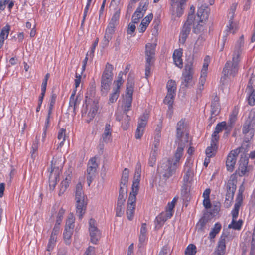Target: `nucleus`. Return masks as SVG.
<instances>
[{
    "mask_svg": "<svg viewBox=\"0 0 255 255\" xmlns=\"http://www.w3.org/2000/svg\"><path fill=\"white\" fill-rule=\"evenodd\" d=\"M177 166L176 162H173V160H168L160 163L158 166L157 171L160 176L167 180L175 173Z\"/></svg>",
    "mask_w": 255,
    "mask_h": 255,
    "instance_id": "0eeeda50",
    "label": "nucleus"
},
{
    "mask_svg": "<svg viewBox=\"0 0 255 255\" xmlns=\"http://www.w3.org/2000/svg\"><path fill=\"white\" fill-rule=\"evenodd\" d=\"M244 190L245 188L243 184H242L239 187L235 200V203L231 212L232 220L231 223L228 225V228L229 229L240 230L243 225V220L242 219H239L238 221H237V219L239 215L240 208L243 203V193L244 192Z\"/></svg>",
    "mask_w": 255,
    "mask_h": 255,
    "instance_id": "f257e3e1",
    "label": "nucleus"
},
{
    "mask_svg": "<svg viewBox=\"0 0 255 255\" xmlns=\"http://www.w3.org/2000/svg\"><path fill=\"white\" fill-rule=\"evenodd\" d=\"M187 1V0L171 1L172 18L175 20L176 18H179L183 15Z\"/></svg>",
    "mask_w": 255,
    "mask_h": 255,
    "instance_id": "9d476101",
    "label": "nucleus"
},
{
    "mask_svg": "<svg viewBox=\"0 0 255 255\" xmlns=\"http://www.w3.org/2000/svg\"><path fill=\"white\" fill-rule=\"evenodd\" d=\"M236 190V187L233 184L231 191L229 192L227 191V193L226 194V201L229 204V206H230L233 201V198L234 193Z\"/></svg>",
    "mask_w": 255,
    "mask_h": 255,
    "instance_id": "8fccbe9b",
    "label": "nucleus"
},
{
    "mask_svg": "<svg viewBox=\"0 0 255 255\" xmlns=\"http://www.w3.org/2000/svg\"><path fill=\"white\" fill-rule=\"evenodd\" d=\"M38 144L39 139L37 138V136H36L35 140L33 142L30 151L31 157L33 159H35V158H36V153L38 149Z\"/></svg>",
    "mask_w": 255,
    "mask_h": 255,
    "instance_id": "09e8293b",
    "label": "nucleus"
},
{
    "mask_svg": "<svg viewBox=\"0 0 255 255\" xmlns=\"http://www.w3.org/2000/svg\"><path fill=\"white\" fill-rule=\"evenodd\" d=\"M125 202H122L120 200L119 202H117V206L116 208V216L117 217H121L124 213V207Z\"/></svg>",
    "mask_w": 255,
    "mask_h": 255,
    "instance_id": "3c124183",
    "label": "nucleus"
},
{
    "mask_svg": "<svg viewBox=\"0 0 255 255\" xmlns=\"http://www.w3.org/2000/svg\"><path fill=\"white\" fill-rule=\"evenodd\" d=\"M98 166L96 157H92L89 160L87 169V180L88 186H90L96 176Z\"/></svg>",
    "mask_w": 255,
    "mask_h": 255,
    "instance_id": "4468645a",
    "label": "nucleus"
},
{
    "mask_svg": "<svg viewBox=\"0 0 255 255\" xmlns=\"http://www.w3.org/2000/svg\"><path fill=\"white\" fill-rule=\"evenodd\" d=\"M229 19V23L226 26L225 32H226V34L229 33L234 34L238 30V25L236 23L233 21V19Z\"/></svg>",
    "mask_w": 255,
    "mask_h": 255,
    "instance_id": "c03bdc74",
    "label": "nucleus"
},
{
    "mask_svg": "<svg viewBox=\"0 0 255 255\" xmlns=\"http://www.w3.org/2000/svg\"><path fill=\"white\" fill-rule=\"evenodd\" d=\"M114 67L113 66L109 63H107L105 65V68L102 73V76L105 78H108L110 80H113V71Z\"/></svg>",
    "mask_w": 255,
    "mask_h": 255,
    "instance_id": "c9c22d12",
    "label": "nucleus"
},
{
    "mask_svg": "<svg viewBox=\"0 0 255 255\" xmlns=\"http://www.w3.org/2000/svg\"><path fill=\"white\" fill-rule=\"evenodd\" d=\"M237 6V3H234L232 4V5H231V6L230 7V11L229 12V14L228 16L229 18H230L231 19H234L235 12L236 10Z\"/></svg>",
    "mask_w": 255,
    "mask_h": 255,
    "instance_id": "338daca9",
    "label": "nucleus"
},
{
    "mask_svg": "<svg viewBox=\"0 0 255 255\" xmlns=\"http://www.w3.org/2000/svg\"><path fill=\"white\" fill-rule=\"evenodd\" d=\"M72 179V174L69 171H66L64 173V178L61 183L60 193H63L69 187Z\"/></svg>",
    "mask_w": 255,
    "mask_h": 255,
    "instance_id": "c85d7f7f",
    "label": "nucleus"
},
{
    "mask_svg": "<svg viewBox=\"0 0 255 255\" xmlns=\"http://www.w3.org/2000/svg\"><path fill=\"white\" fill-rule=\"evenodd\" d=\"M141 172V165L140 162H138L136 165L135 171L134 176V180L132 186V191L138 192L139 185L140 180Z\"/></svg>",
    "mask_w": 255,
    "mask_h": 255,
    "instance_id": "412c9836",
    "label": "nucleus"
},
{
    "mask_svg": "<svg viewBox=\"0 0 255 255\" xmlns=\"http://www.w3.org/2000/svg\"><path fill=\"white\" fill-rule=\"evenodd\" d=\"M123 73L120 72L118 76L117 79L115 80L113 83L114 87L113 88V91L117 92L120 93V88L122 86L124 80L122 78Z\"/></svg>",
    "mask_w": 255,
    "mask_h": 255,
    "instance_id": "ea45409f",
    "label": "nucleus"
},
{
    "mask_svg": "<svg viewBox=\"0 0 255 255\" xmlns=\"http://www.w3.org/2000/svg\"><path fill=\"white\" fill-rule=\"evenodd\" d=\"M75 218L72 214L69 216L68 219L67 220L65 228L71 229L73 230L74 227Z\"/></svg>",
    "mask_w": 255,
    "mask_h": 255,
    "instance_id": "4d7b16f0",
    "label": "nucleus"
},
{
    "mask_svg": "<svg viewBox=\"0 0 255 255\" xmlns=\"http://www.w3.org/2000/svg\"><path fill=\"white\" fill-rule=\"evenodd\" d=\"M59 162H61V160L55 157H53L51 161V169L49 177V188L51 190L54 189L61 173V168L57 166Z\"/></svg>",
    "mask_w": 255,
    "mask_h": 255,
    "instance_id": "423d86ee",
    "label": "nucleus"
},
{
    "mask_svg": "<svg viewBox=\"0 0 255 255\" xmlns=\"http://www.w3.org/2000/svg\"><path fill=\"white\" fill-rule=\"evenodd\" d=\"M182 55L183 50L179 48L174 51L172 56L174 64L180 69L183 67Z\"/></svg>",
    "mask_w": 255,
    "mask_h": 255,
    "instance_id": "a878e982",
    "label": "nucleus"
},
{
    "mask_svg": "<svg viewBox=\"0 0 255 255\" xmlns=\"http://www.w3.org/2000/svg\"><path fill=\"white\" fill-rule=\"evenodd\" d=\"M76 214L80 220H82L85 213L87 205V197L83 191L81 183H78L75 188Z\"/></svg>",
    "mask_w": 255,
    "mask_h": 255,
    "instance_id": "f03ea898",
    "label": "nucleus"
},
{
    "mask_svg": "<svg viewBox=\"0 0 255 255\" xmlns=\"http://www.w3.org/2000/svg\"><path fill=\"white\" fill-rule=\"evenodd\" d=\"M149 117V113L147 111L144 112L139 118L137 126L142 128H145Z\"/></svg>",
    "mask_w": 255,
    "mask_h": 255,
    "instance_id": "a19ab883",
    "label": "nucleus"
},
{
    "mask_svg": "<svg viewBox=\"0 0 255 255\" xmlns=\"http://www.w3.org/2000/svg\"><path fill=\"white\" fill-rule=\"evenodd\" d=\"M209 221L207 217L203 216L200 218L196 224V228L198 232H203L205 229L206 224Z\"/></svg>",
    "mask_w": 255,
    "mask_h": 255,
    "instance_id": "49530a36",
    "label": "nucleus"
},
{
    "mask_svg": "<svg viewBox=\"0 0 255 255\" xmlns=\"http://www.w3.org/2000/svg\"><path fill=\"white\" fill-rule=\"evenodd\" d=\"M153 14L151 13L148 14L142 20L138 28V31L140 33H142L146 30L149 23L153 19Z\"/></svg>",
    "mask_w": 255,
    "mask_h": 255,
    "instance_id": "2f4dec72",
    "label": "nucleus"
},
{
    "mask_svg": "<svg viewBox=\"0 0 255 255\" xmlns=\"http://www.w3.org/2000/svg\"><path fill=\"white\" fill-rule=\"evenodd\" d=\"M148 5V0H141L132 16V20L133 23H138L139 22L147 10Z\"/></svg>",
    "mask_w": 255,
    "mask_h": 255,
    "instance_id": "ddd939ff",
    "label": "nucleus"
},
{
    "mask_svg": "<svg viewBox=\"0 0 255 255\" xmlns=\"http://www.w3.org/2000/svg\"><path fill=\"white\" fill-rule=\"evenodd\" d=\"M194 72L193 63L190 62L185 64L182 72L183 81L182 84L188 87L191 82Z\"/></svg>",
    "mask_w": 255,
    "mask_h": 255,
    "instance_id": "f8f14e48",
    "label": "nucleus"
},
{
    "mask_svg": "<svg viewBox=\"0 0 255 255\" xmlns=\"http://www.w3.org/2000/svg\"><path fill=\"white\" fill-rule=\"evenodd\" d=\"M120 95V93L112 90V93L109 95L108 103L109 104L116 102Z\"/></svg>",
    "mask_w": 255,
    "mask_h": 255,
    "instance_id": "052dcab7",
    "label": "nucleus"
},
{
    "mask_svg": "<svg viewBox=\"0 0 255 255\" xmlns=\"http://www.w3.org/2000/svg\"><path fill=\"white\" fill-rule=\"evenodd\" d=\"M189 160H190L189 158H188L185 163V166L184 168L185 174L183 179V184L188 185L192 181L194 175L193 172L192 170V167L187 165V162Z\"/></svg>",
    "mask_w": 255,
    "mask_h": 255,
    "instance_id": "393cba45",
    "label": "nucleus"
},
{
    "mask_svg": "<svg viewBox=\"0 0 255 255\" xmlns=\"http://www.w3.org/2000/svg\"><path fill=\"white\" fill-rule=\"evenodd\" d=\"M240 148L232 150L228 154L226 162L227 170L232 172L233 171L236 162L237 157L240 152Z\"/></svg>",
    "mask_w": 255,
    "mask_h": 255,
    "instance_id": "f3484780",
    "label": "nucleus"
},
{
    "mask_svg": "<svg viewBox=\"0 0 255 255\" xmlns=\"http://www.w3.org/2000/svg\"><path fill=\"white\" fill-rule=\"evenodd\" d=\"M156 44L147 43L145 45V59L146 62L153 61L155 55Z\"/></svg>",
    "mask_w": 255,
    "mask_h": 255,
    "instance_id": "b1692460",
    "label": "nucleus"
},
{
    "mask_svg": "<svg viewBox=\"0 0 255 255\" xmlns=\"http://www.w3.org/2000/svg\"><path fill=\"white\" fill-rule=\"evenodd\" d=\"M129 171L127 168H125L123 172L122 178L120 184V190L127 191Z\"/></svg>",
    "mask_w": 255,
    "mask_h": 255,
    "instance_id": "72a5a7b5",
    "label": "nucleus"
},
{
    "mask_svg": "<svg viewBox=\"0 0 255 255\" xmlns=\"http://www.w3.org/2000/svg\"><path fill=\"white\" fill-rule=\"evenodd\" d=\"M175 95V94L167 92V94L164 100V103L168 105V110L167 112H170V117H171L172 114L173 113L172 104L174 102Z\"/></svg>",
    "mask_w": 255,
    "mask_h": 255,
    "instance_id": "e433bc0d",
    "label": "nucleus"
},
{
    "mask_svg": "<svg viewBox=\"0 0 255 255\" xmlns=\"http://www.w3.org/2000/svg\"><path fill=\"white\" fill-rule=\"evenodd\" d=\"M77 91V90L76 89L73 90L69 99V107H72L74 111L76 110L77 105L79 104L77 100L78 98L75 96Z\"/></svg>",
    "mask_w": 255,
    "mask_h": 255,
    "instance_id": "a18cd8bd",
    "label": "nucleus"
},
{
    "mask_svg": "<svg viewBox=\"0 0 255 255\" xmlns=\"http://www.w3.org/2000/svg\"><path fill=\"white\" fill-rule=\"evenodd\" d=\"M185 128V120L181 119L177 124L176 128V142L183 141L185 137L188 138V134L183 135V131Z\"/></svg>",
    "mask_w": 255,
    "mask_h": 255,
    "instance_id": "4be33fe9",
    "label": "nucleus"
},
{
    "mask_svg": "<svg viewBox=\"0 0 255 255\" xmlns=\"http://www.w3.org/2000/svg\"><path fill=\"white\" fill-rule=\"evenodd\" d=\"M227 129V126L225 121L219 123L216 125L215 130L212 134L211 138L214 139L215 141H218L219 139V133L224 129Z\"/></svg>",
    "mask_w": 255,
    "mask_h": 255,
    "instance_id": "bb28decb",
    "label": "nucleus"
},
{
    "mask_svg": "<svg viewBox=\"0 0 255 255\" xmlns=\"http://www.w3.org/2000/svg\"><path fill=\"white\" fill-rule=\"evenodd\" d=\"M178 200V196H175L171 202L168 203L165 207V211L162 212L156 217L154 221L156 228L160 229L161 228L165 222L173 216L174 208Z\"/></svg>",
    "mask_w": 255,
    "mask_h": 255,
    "instance_id": "20e7f679",
    "label": "nucleus"
},
{
    "mask_svg": "<svg viewBox=\"0 0 255 255\" xmlns=\"http://www.w3.org/2000/svg\"><path fill=\"white\" fill-rule=\"evenodd\" d=\"M138 192L132 191L130 192L128 200L127 216L128 219L131 221L133 219L136 207V195Z\"/></svg>",
    "mask_w": 255,
    "mask_h": 255,
    "instance_id": "9b49d317",
    "label": "nucleus"
},
{
    "mask_svg": "<svg viewBox=\"0 0 255 255\" xmlns=\"http://www.w3.org/2000/svg\"><path fill=\"white\" fill-rule=\"evenodd\" d=\"M14 5V1L13 0H0V12L5 9L6 5L9 11H11Z\"/></svg>",
    "mask_w": 255,
    "mask_h": 255,
    "instance_id": "79ce46f5",
    "label": "nucleus"
},
{
    "mask_svg": "<svg viewBox=\"0 0 255 255\" xmlns=\"http://www.w3.org/2000/svg\"><path fill=\"white\" fill-rule=\"evenodd\" d=\"M248 103L251 106L255 105V89L253 90L248 99Z\"/></svg>",
    "mask_w": 255,
    "mask_h": 255,
    "instance_id": "774afa93",
    "label": "nucleus"
},
{
    "mask_svg": "<svg viewBox=\"0 0 255 255\" xmlns=\"http://www.w3.org/2000/svg\"><path fill=\"white\" fill-rule=\"evenodd\" d=\"M73 230L71 229L65 228L64 232L63 233V237L65 242L66 244H69L70 243V240L73 234Z\"/></svg>",
    "mask_w": 255,
    "mask_h": 255,
    "instance_id": "864d4df0",
    "label": "nucleus"
},
{
    "mask_svg": "<svg viewBox=\"0 0 255 255\" xmlns=\"http://www.w3.org/2000/svg\"><path fill=\"white\" fill-rule=\"evenodd\" d=\"M222 228V225L219 222L215 224L209 235V239L210 240L214 239L216 236L219 233Z\"/></svg>",
    "mask_w": 255,
    "mask_h": 255,
    "instance_id": "37998d69",
    "label": "nucleus"
},
{
    "mask_svg": "<svg viewBox=\"0 0 255 255\" xmlns=\"http://www.w3.org/2000/svg\"><path fill=\"white\" fill-rule=\"evenodd\" d=\"M120 15V10H117L113 15L112 17L110 20V23H112L114 24L117 25L119 22Z\"/></svg>",
    "mask_w": 255,
    "mask_h": 255,
    "instance_id": "0e129e2a",
    "label": "nucleus"
},
{
    "mask_svg": "<svg viewBox=\"0 0 255 255\" xmlns=\"http://www.w3.org/2000/svg\"><path fill=\"white\" fill-rule=\"evenodd\" d=\"M218 141H215L214 139L211 138L210 146H208L205 151L206 156L212 157L216 154L218 147Z\"/></svg>",
    "mask_w": 255,
    "mask_h": 255,
    "instance_id": "7c9ffc66",
    "label": "nucleus"
},
{
    "mask_svg": "<svg viewBox=\"0 0 255 255\" xmlns=\"http://www.w3.org/2000/svg\"><path fill=\"white\" fill-rule=\"evenodd\" d=\"M115 115L116 120L119 122H121V127L123 130H127L129 127L130 117L128 114H122L121 112H116Z\"/></svg>",
    "mask_w": 255,
    "mask_h": 255,
    "instance_id": "aec40b11",
    "label": "nucleus"
},
{
    "mask_svg": "<svg viewBox=\"0 0 255 255\" xmlns=\"http://www.w3.org/2000/svg\"><path fill=\"white\" fill-rule=\"evenodd\" d=\"M244 36L242 35L239 39L237 41L234 50L233 51L232 59L231 61V62L237 64L239 65V63L240 61L242 51V47L244 46Z\"/></svg>",
    "mask_w": 255,
    "mask_h": 255,
    "instance_id": "dca6fc26",
    "label": "nucleus"
},
{
    "mask_svg": "<svg viewBox=\"0 0 255 255\" xmlns=\"http://www.w3.org/2000/svg\"><path fill=\"white\" fill-rule=\"evenodd\" d=\"M89 231L91 243L96 244L101 237V232L97 227L96 221L92 218L89 221Z\"/></svg>",
    "mask_w": 255,
    "mask_h": 255,
    "instance_id": "2eb2a0df",
    "label": "nucleus"
},
{
    "mask_svg": "<svg viewBox=\"0 0 255 255\" xmlns=\"http://www.w3.org/2000/svg\"><path fill=\"white\" fill-rule=\"evenodd\" d=\"M220 110L219 97L216 95L211 101V114H212V115L217 116L220 113Z\"/></svg>",
    "mask_w": 255,
    "mask_h": 255,
    "instance_id": "c756f323",
    "label": "nucleus"
},
{
    "mask_svg": "<svg viewBox=\"0 0 255 255\" xmlns=\"http://www.w3.org/2000/svg\"><path fill=\"white\" fill-rule=\"evenodd\" d=\"M166 88L168 93H171L175 94L176 90V84L174 80H169L166 84Z\"/></svg>",
    "mask_w": 255,
    "mask_h": 255,
    "instance_id": "603ef678",
    "label": "nucleus"
},
{
    "mask_svg": "<svg viewBox=\"0 0 255 255\" xmlns=\"http://www.w3.org/2000/svg\"><path fill=\"white\" fill-rule=\"evenodd\" d=\"M239 70V65L231 61H227L223 70L224 75L228 77H234L237 74Z\"/></svg>",
    "mask_w": 255,
    "mask_h": 255,
    "instance_id": "6ab92c4d",
    "label": "nucleus"
},
{
    "mask_svg": "<svg viewBox=\"0 0 255 255\" xmlns=\"http://www.w3.org/2000/svg\"><path fill=\"white\" fill-rule=\"evenodd\" d=\"M192 17V15H189L186 22L185 23L181 30L179 35V41L183 44L185 43L186 40L190 32V25L193 24Z\"/></svg>",
    "mask_w": 255,
    "mask_h": 255,
    "instance_id": "a211bd4d",
    "label": "nucleus"
},
{
    "mask_svg": "<svg viewBox=\"0 0 255 255\" xmlns=\"http://www.w3.org/2000/svg\"><path fill=\"white\" fill-rule=\"evenodd\" d=\"M210 11V8L205 5H202L198 8L197 17L193 21L194 33H199L203 29L205 22L208 18Z\"/></svg>",
    "mask_w": 255,
    "mask_h": 255,
    "instance_id": "39448f33",
    "label": "nucleus"
},
{
    "mask_svg": "<svg viewBox=\"0 0 255 255\" xmlns=\"http://www.w3.org/2000/svg\"><path fill=\"white\" fill-rule=\"evenodd\" d=\"M226 236H221L218 243V246L216 250L214 252L215 253L224 255L226 249Z\"/></svg>",
    "mask_w": 255,
    "mask_h": 255,
    "instance_id": "4c0bfd02",
    "label": "nucleus"
},
{
    "mask_svg": "<svg viewBox=\"0 0 255 255\" xmlns=\"http://www.w3.org/2000/svg\"><path fill=\"white\" fill-rule=\"evenodd\" d=\"M57 240V236L54 234H51L47 245V250L50 251L52 250Z\"/></svg>",
    "mask_w": 255,
    "mask_h": 255,
    "instance_id": "6e6d98bb",
    "label": "nucleus"
},
{
    "mask_svg": "<svg viewBox=\"0 0 255 255\" xmlns=\"http://www.w3.org/2000/svg\"><path fill=\"white\" fill-rule=\"evenodd\" d=\"M133 89L134 83L132 81L129 82V81L128 80L125 96L123 98L122 102L121 108L123 111L122 114H127V113L131 109Z\"/></svg>",
    "mask_w": 255,
    "mask_h": 255,
    "instance_id": "6e6552de",
    "label": "nucleus"
},
{
    "mask_svg": "<svg viewBox=\"0 0 255 255\" xmlns=\"http://www.w3.org/2000/svg\"><path fill=\"white\" fill-rule=\"evenodd\" d=\"M10 29V25L7 24L0 30V49L3 46L5 40L7 39Z\"/></svg>",
    "mask_w": 255,
    "mask_h": 255,
    "instance_id": "cd10ccee",
    "label": "nucleus"
},
{
    "mask_svg": "<svg viewBox=\"0 0 255 255\" xmlns=\"http://www.w3.org/2000/svg\"><path fill=\"white\" fill-rule=\"evenodd\" d=\"M158 153L153 152L150 153L149 157L148 159V165L151 167H153L156 162V158Z\"/></svg>",
    "mask_w": 255,
    "mask_h": 255,
    "instance_id": "13d9d810",
    "label": "nucleus"
},
{
    "mask_svg": "<svg viewBox=\"0 0 255 255\" xmlns=\"http://www.w3.org/2000/svg\"><path fill=\"white\" fill-rule=\"evenodd\" d=\"M178 200V196H175L171 202L168 203L165 207V211L162 212L156 217L154 221L156 228L160 229L161 228L165 222L173 216L174 208Z\"/></svg>",
    "mask_w": 255,
    "mask_h": 255,
    "instance_id": "7ed1b4c3",
    "label": "nucleus"
},
{
    "mask_svg": "<svg viewBox=\"0 0 255 255\" xmlns=\"http://www.w3.org/2000/svg\"><path fill=\"white\" fill-rule=\"evenodd\" d=\"M116 26V25L112 23L109 22L106 29V32L105 34L112 37V35L114 34L115 32Z\"/></svg>",
    "mask_w": 255,
    "mask_h": 255,
    "instance_id": "e2e57ef3",
    "label": "nucleus"
},
{
    "mask_svg": "<svg viewBox=\"0 0 255 255\" xmlns=\"http://www.w3.org/2000/svg\"><path fill=\"white\" fill-rule=\"evenodd\" d=\"M189 194L188 184H183L181 188V195L183 200L187 198Z\"/></svg>",
    "mask_w": 255,
    "mask_h": 255,
    "instance_id": "bf43d9fd",
    "label": "nucleus"
},
{
    "mask_svg": "<svg viewBox=\"0 0 255 255\" xmlns=\"http://www.w3.org/2000/svg\"><path fill=\"white\" fill-rule=\"evenodd\" d=\"M92 0H87L86 5V6H85V7L84 8V13H83V19H82V22H81V24L82 25L84 24V22L85 21L86 17H87V15H88V10L89 9L90 5H91V2H92Z\"/></svg>",
    "mask_w": 255,
    "mask_h": 255,
    "instance_id": "680f3d73",
    "label": "nucleus"
},
{
    "mask_svg": "<svg viewBox=\"0 0 255 255\" xmlns=\"http://www.w3.org/2000/svg\"><path fill=\"white\" fill-rule=\"evenodd\" d=\"M160 137L159 134H157L155 136L154 141L150 146L151 152L154 151V153H158V150L160 146Z\"/></svg>",
    "mask_w": 255,
    "mask_h": 255,
    "instance_id": "de8ad7c7",
    "label": "nucleus"
},
{
    "mask_svg": "<svg viewBox=\"0 0 255 255\" xmlns=\"http://www.w3.org/2000/svg\"><path fill=\"white\" fill-rule=\"evenodd\" d=\"M237 115L238 112L236 110H233L232 113L230 114L229 117V124L231 126H232L235 123L237 120Z\"/></svg>",
    "mask_w": 255,
    "mask_h": 255,
    "instance_id": "69168bd1",
    "label": "nucleus"
},
{
    "mask_svg": "<svg viewBox=\"0 0 255 255\" xmlns=\"http://www.w3.org/2000/svg\"><path fill=\"white\" fill-rule=\"evenodd\" d=\"M112 81L113 80H110L108 78H105L101 77V91L102 93H104L106 94L108 92Z\"/></svg>",
    "mask_w": 255,
    "mask_h": 255,
    "instance_id": "58836bf2",
    "label": "nucleus"
},
{
    "mask_svg": "<svg viewBox=\"0 0 255 255\" xmlns=\"http://www.w3.org/2000/svg\"><path fill=\"white\" fill-rule=\"evenodd\" d=\"M248 165V159L244 158L240 160L238 168V174L240 176L242 177L245 175L247 172H249Z\"/></svg>",
    "mask_w": 255,
    "mask_h": 255,
    "instance_id": "f704fd0d",
    "label": "nucleus"
},
{
    "mask_svg": "<svg viewBox=\"0 0 255 255\" xmlns=\"http://www.w3.org/2000/svg\"><path fill=\"white\" fill-rule=\"evenodd\" d=\"M188 142L187 138L185 137L183 141L182 142H176L178 144V147L174 155L175 160L173 161V162H176V164L178 165L179 163V161L181 158L182 157L183 154L184 148L185 147L186 143Z\"/></svg>",
    "mask_w": 255,
    "mask_h": 255,
    "instance_id": "5701e85b",
    "label": "nucleus"
},
{
    "mask_svg": "<svg viewBox=\"0 0 255 255\" xmlns=\"http://www.w3.org/2000/svg\"><path fill=\"white\" fill-rule=\"evenodd\" d=\"M196 247L193 244H189L185 249V255H195L197 250Z\"/></svg>",
    "mask_w": 255,
    "mask_h": 255,
    "instance_id": "5fc2aeb1",
    "label": "nucleus"
},
{
    "mask_svg": "<svg viewBox=\"0 0 255 255\" xmlns=\"http://www.w3.org/2000/svg\"><path fill=\"white\" fill-rule=\"evenodd\" d=\"M49 77L50 74L48 73L45 75L44 78L42 81L41 86V93L38 99V103L39 105H41L42 103L43 98L46 91L47 82Z\"/></svg>",
    "mask_w": 255,
    "mask_h": 255,
    "instance_id": "473e14b6",
    "label": "nucleus"
},
{
    "mask_svg": "<svg viewBox=\"0 0 255 255\" xmlns=\"http://www.w3.org/2000/svg\"><path fill=\"white\" fill-rule=\"evenodd\" d=\"M255 125V119L249 117L243 125L242 133L244 135V141L247 143L251 141L254 135Z\"/></svg>",
    "mask_w": 255,
    "mask_h": 255,
    "instance_id": "1a4fd4ad",
    "label": "nucleus"
}]
</instances>
